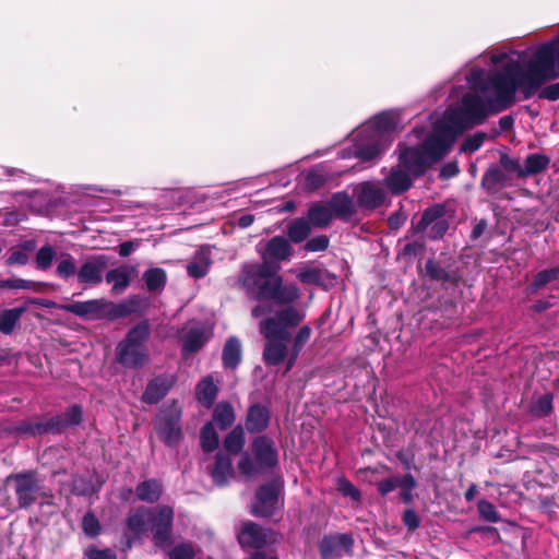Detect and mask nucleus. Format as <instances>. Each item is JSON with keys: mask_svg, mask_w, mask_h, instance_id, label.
<instances>
[{"mask_svg": "<svg viewBox=\"0 0 559 559\" xmlns=\"http://www.w3.org/2000/svg\"><path fill=\"white\" fill-rule=\"evenodd\" d=\"M355 195L360 206L374 209L380 206L385 198L384 191L376 183L362 182L355 188Z\"/></svg>", "mask_w": 559, "mask_h": 559, "instance_id": "nucleus-23", "label": "nucleus"}, {"mask_svg": "<svg viewBox=\"0 0 559 559\" xmlns=\"http://www.w3.org/2000/svg\"><path fill=\"white\" fill-rule=\"evenodd\" d=\"M403 521L409 531H415L420 523L418 515L412 509H408L404 512Z\"/></svg>", "mask_w": 559, "mask_h": 559, "instance_id": "nucleus-62", "label": "nucleus"}, {"mask_svg": "<svg viewBox=\"0 0 559 559\" xmlns=\"http://www.w3.org/2000/svg\"><path fill=\"white\" fill-rule=\"evenodd\" d=\"M490 60L493 64L507 60L501 70L485 75L495 95L493 104L506 110L515 103L518 91L528 99L547 81L559 78V38L542 45L525 64L506 52L492 53Z\"/></svg>", "mask_w": 559, "mask_h": 559, "instance_id": "nucleus-2", "label": "nucleus"}, {"mask_svg": "<svg viewBox=\"0 0 559 559\" xmlns=\"http://www.w3.org/2000/svg\"><path fill=\"white\" fill-rule=\"evenodd\" d=\"M51 435H61L68 428L79 426L83 420V407L72 404L63 413L48 417Z\"/></svg>", "mask_w": 559, "mask_h": 559, "instance_id": "nucleus-19", "label": "nucleus"}, {"mask_svg": "<svg viewBox=\"0 0 559 559\" xmlns=\"http://www.w3.org/2000/svg\"><path fill=\"white\" fill-rule=\"evenodd\" d=\"M28 262L27 253L23 252L20 248L13 249L10 257L7 259L5 264L12 265H25Z\"/></svg>", "mask_w": 559, "mask_h": 559, "instance_id": "nucleus-58", "label": "nucleus"}, {"mask_svg": "<svg viewBox=\"0 0 559 559\" xmlns=\"http://www.w3.org/2000/svg\"><path fill=\"white\" fill-rule=\"evenodd\" d=\"M271 412L262 404L252 405L247 412V431L264 430L270 423Z\"/></svg>", "mask_w": 559, "mask_h": 559, "instance_id": "nucleus-26", "label": "nucleus"}, {"mask_svg": "<svg viewBox=\"0 0 559 559\" xmlns=\"http://www.w3.org/2000/svg\"><path fill=\"white\" fill-rule=\"evenodd\" d=\"M416 487V480L411 475L407 474L403 478H400V485L397 488H401V497L405 502H411L413 499L412 490Z\"/></svg>", "mask_w": 559, "mask_h": 559, "instance_id": "nucleus-53", "label": "nucleus"}, {"mask_svg": "<svg viewBox=\"0 0 559 559\" xmlns=\"http://www.w3.org/2000/svg\"><path fill=\"white\" fill-rule=\"evenodd\" d=\"M396 126V115L392 111L379 114L362 123L352 134V155L362 162L376 159L391 144V133Z\"/></svg>", "mask_w": 559, "mask_h": 559, "instance_id": "nucleus-3", "label": "nucleus"}, {"mask_svg": "<svg viewBox=\"0 0 559 559\" xmlns=\"http://www.w3.org/2000/svg\"><path fill=\"white\" fill-rule=\"evenodd\" d=\"M175 511L170 506L162 504L152 509L148 525L152 532V543L159 550H166L174 545Z\"/></svg>", "mask_w": 559, "mask_h": 559, "instance_id": "nucleus-8", "label": "nucleus"}, {"mask_svg": "<svg viewBox=\"0 0 559 559\" xmlns=\"http://www.w3.org/2000/svg\"><path fill=\"white\" fill-rule=\"evenodd\" d=\"M504 175L498 167L489 168L483 179V185L488 189L501 185L503 182Z\"/></svg>", "mask_w": 559, "mask_h": 559, "instance_id": "nucleus-54", "label": "nucleus"}, {"mask_svg": "<svg viewBox=\"0 0 559 559\" xmlns=\"http://www.w3.org/2000/svg\"><path fill=\"white\" fill-rule=\"evenodd\" d=\"M400 485V478L399 477H390L386 478L378 484V490L381 495H386L394 489H396Z\"/></svg>", "mask_w": 559, "mask_h": 559, "instance_id": "nucleus-60", "label": "nucleus"}, {"mask_svg": "<svg viewBox=\"0 0 559 559\" xmlns=\"http://www.w3.org/2000/svg\"><path fill=\"white\" fill-rule=\"evenodd\" d=\"M222 361L225 369H235L241 361V344L237 337H229L222 353Z\"/></svg>", "mask_w": 559, "mask_h": 559, "instance_id": "nucleus-29", "label": "nucleus"}, {"mask_svg": "<svg viewBox=\"0 0 559 559\" xmlns=\"http://www.w3.org/2000/svg\"><path fill=\"white\" fill-rule=\"evenodd\" d=\"M210 252L206 249H201L197 252L194 260L187 264V273L189 276L198 280L204 277L211 265V260L209 257Z\"/></svg>", "mask_w": 559, "mask_h": 559, "instance_id": "nucleus-32", "label": "nucleus"}, {"mask_svg": "<svg viewBox=\"0 0 559 559\" xmlns=\"http://www.w3.org/2000/svg\"><path fill=\"white\" fill-rule=\"evenodd\" d=\"M182 409L177 401H173L156 415L154 429L158 438L169 448L178 445L182 439L181 431Z\"/></svg>", "mask_w": 559, "mask_h": 559, "instance_id": "nucleus-7", "label": "nucleus"}, {"mask_svg": "<svg viewBox=\"0 0 559 559\" xmlns=\"http://www.w3.org/2000/svg\"><path fill=\"white\" fill-rule=\"evenodd\" d=\"M143 281L150 293L160 292L167 284V273L162 267H151L143 273Z\"/></svg>", "mask_w": 559, "mask_h": 559, "instance_id": "nucleus-34", "label": "nucleus"}, {"mask_svg": "<svg viewBox=\"0 0 559 559\" xmlns=\"http://www.w3.org/2000/svg\"><path fill=\"white\" fill-rule=\"evenodd\" d=\"M311 329L308 325H304L297 333L294 338V354L289 359V367L293 366L296 357L305 346V344L310 340Z\"/></svg>", "mask_w": 559, "mask_h": 559, "instance_id": "nucleus-46", "label": "nucleus"}, {"mask_svg": "<svg viewBox=\"0 0 559 559\" xmlns=\"http://www.w3.org/2000/svg\"><path fill=\"white\" fill-rule=\"evenodd\" d=\"M333 218L329 204L316 203L308 210V221L314 227H325Z\"/></svg>", "mask_w": 559, "mask_h": 559, "instance_id": "nucleus-37", "label": "nucleus"}, {"mask_svg": "<svg viewBox=\"0 0 559 559\" xmlns=\"http://www.w3.org/2000/svg\"><path fill=\"white\" fill-rule=\"evenodd\" d=\"M539 97L548 100L559 99V83L550 84L540 90Z\"/></svg>", "mask_w": 559, "mask_h": 559, "instance_id": "nucleus-61", "label": "nucleus"}, {"mask_svg": "<svg viewBox=\"0 0 559 559\" xmlns=\"http://www.w3.org/2000/svg\"><path fill=\"white\" fill-rule=\"evenodd\" d=\"M329 246V239L326 236H318L311 238L305 246V249L310 252L323 251Z\"/></svg>", "mask_w": 559, "mask_h": 559, "instance_id": "nucleus-57", "label": "nucleus"}, {"mask_svg": "<svg viewBox=\"0 0 559 559\" xmlns=\"http://www.w3.org/2000/svg\"><path fill=\"white\" fill-rule=\"evenodd\" d=\"M144 307V300L140 295H131L120 302H114L106 299L107 321H116L131 314L141 313Z\"/></svg>", "mask_w": 559, "mask_h": 559, "instance_id": "nucleus-15", "label": "nucleus"}, {"mask_svg": "<svg viewBox=\"0 0 559 559\" xmlns=\"http://www.w3.org/2000/svg\"><path fill=\"white\" fill-rule=\"evenodd\" d=\"M56 257V251L50 245L41 247L36 253V266L39 270H48Z\"/></svg>", "mask_w": 559, "mask_h": 559, "instance_id": "nucleus-45", "label": "nucleus"}, {"mask_svg": "<svg viewBox=\"0 0 559 559\" xmlns=\"http://www.w3.org/2000/svg\"><path fill=\"white\" fill-rule=\"evenodd\" d=\"M444 216V207L441 205L432 206L426 210L419 222L421 228H428L430 226V237L437 239L442 237L448 230V222Z\"/></svg>", "mask_w": 559, "mask_h": 559, "instance_id": "nucleus-21", "label": "nucleus"}, {"mask_svg": "<svg viewBox=\"0 0 559 559\" xmlns=\"http://www.w3.org/2000/svg\"><path fill=\"white\" fill-rule=\"evenodd\" d=\"M174 374H158L151 379L142 393L141 400L148 405L159 403L176 384Z\"/></svg>", "mask_w": 559, "mask_h": 559, "instance_id": "nucleus-14", "label": "nucleus"}, {"mask_svg": "<svg viewBox=\"0 0 559 559\" xmlns=\"http://www.w3.org/2000/svg\"><path fill=\"white\" fill-rule=\"evenodd\" d=\"M59 309L84 319L107 320L106 299H91L60 305Z\"/></svg>", "mask_w": 559, "mask_h": 559, "instance_id": "nucleus-12", "label": "nucleus"}, {"mask_svg": "<svg viewBox=\"0 0 559 559\" xmlns=\"http://www.w3.org/2000/svg\"><path fill=\"white\" fill-rule=\"evenodd\" d=\"M353 538L348 534L325 536L319 545L322 559H335L352 551Z\"/></svg>", "mask_w": 559, "mask_h": 559, "instance_id": "nucleus-17", "label": "nucleus"}, {"mask_svg": "<svg viewBox=\"0 0 559 559\" xmlns=\"http://www.w3.org/2000/svg\"><path fill=\"white\" fill-rule=\"evenodd\" d=\"M148 319H143L130 328L126 336L117 344L115 360L127 369H141L150 361L146 342L151 337Z\"/></svg>", "mask_w": 559, "mask_h": 559, "instance_id": "nucleus-4", "label": "nucleus"}, {"mask_svg": "<svg viewBox=\"0 0 559 559\" xmlns=\"http://www.w3.org/2000/svg\"><path fill=\"white\" fill-rule=\"evenodd\" d=\"M25 285H27V283L24 278L0 280V289H22Z\"/></svg>", "mask_w": 559, "mask_h": 559, "instance_id": "nucleus-64", "label": "nucleus"}, {"mask_svg": "<svg viewBox=\"0 0 559 559\" xmlns=\"http://www.w3.org/2000/svg\"><path fill=\"white\" fill-rule=\"evenodd\" d=\"M278 463V452L273 440L258 437L252 442L251 455L247 456V475L272 471Z\"/></svg>", "mask_w": 559, "mask_h": 559, "instance_id": "nucleus-10", "label": "nucleus"}, {"mask_svg": "<svg viewBox=\"0 0 559 559\" xmlns=\"http://www.w3.org/2000/svg\"><path fill=\"white\" fill-rule=\"evenodd\" d=\"M283 508V480L275 478L259 488L251 506V512L257 516L271 518Z\"/></svg>", "mask_w": 559, "mask_h": 559, "instance_id": "nucleus-9", "label": "nucleus"}, {"mask_svg": "<svg viewBox=\"0 0 559 559\" xmlns=\"http://www.w3.org/2000/svg\"><path fill=\"white\" fill-rule=\"evenodd\" d=\"M337 489L342 495L349 497L354 501H358L360 499L359 490L345 478H340L337 480Z\"/></svg>", "mask_w": 559, "mask_h": 559, "instance_id": "nucleus-56", "label": "nucleus"}, {"mask_svg": "<svg viewBox=\"0 0 559 559\" xmlns=\"http://www.w3.org/2000/svg\"><path fill=\"white\" fill-rule=\"evenodd\" d=\"M243 429L241 425H237L224 439L223 447L225 450V454L229 456L233 454H239L243 443Z\"/></svg>", "mask_w": 559, "mask_h": 559, "instance_id": "nucleus-39", "label": "nucleus"}, {"mask_svg": "<svg viewBox=\"0 0 559 559\" xmlns=\"http://www.w3.org/2000/svg\"><path fill=\"white\" fill-rule=\"evenodd\" d=\"M219 438L215 430L214 424L207 421L200 431V445L203 452L211 453L218 448Z\"/></svg>", "mask_w": 559, "mask_h": 559, "instance_id": "nucleus-38", "label": "nucleus"}, {"mask_svg": "<svg viewBox=\"0 0 559 559\" xmlns=\"http://www.w3.org/2000/svg\"><path fill=\"white\" fill-rule=\"evenodd\" d=\"M8 432L16 437L32 438L51 435L48 417L41 418L39 416H34L17 421L16 424L8 428Z\"/></svg>", "mask_w": 559, "mask_h": 559, "instance_id": "nucleus-16", "label": "nucleus"}, {"mask_svg": "<svg viewBox=\"0 0 559 559\" xmlns=\"http://www.w3.org/2000/svg\"><path fill=\"white\" fill-rule=\"evenodd\" d=\"M213 421L221 430H226L235 421V412L230 403L219 402L213 411Z\"/></svg>", "mask_w": 559, "mask_h": 559, "instance_id": "nucleus-36", "label": "nucleus"}, {"mask_svg": "<svg viewBox=\"0 0 559 559\" xmlns=\"http://www.w3.org/2000/svg\"><path fill=\"white\" fill-rule=\"evenodd\" d=\"M212 333L204 326L202 322H190L182 328L179 335L181 346V356L189 358L199 353L210 341Z\"/></svg>", "mask_w": 559, "mask_h": 559, "instance_id": "nucleus-11", "label": "nucleus"}, {"mask_svg": "<svg viewBox=\"0 0 559 559\" xmlns=\"http://www.w3.org/2000/svg\"><path fill=\"white\" fill-rule=\"evenodd\" d=\"M218 389L211 377L204 378L200 381L195 389L198 401L204 407H211L216 399Z\"/></svg>", "mask_w": 559, "mask_h": 559, "instance_id": "nucleus-33", "label": "nucleus"}, {"mask_svg": "<svg viewBox=\"0 0 559 559\" xmlns=\"http://www.w3.org/2000/svg\"><path fill=\"white\" fill-rule=\"evenodd\" d=\"M261 276L264 278L259 285V296L272 300L278 305H288L296 301L300 290L294 283H284L277 270L271 272L269 267H261Z\"/></svg>", "mask_w": 559, "mask_h": 559, "instance_id": "nucleus-6", "label": "nucleus"}, {"mask_svg": "<svg viewBox=\"0 0 559 559\" xmlns=\"http://www.w3.org/2000/svg\"><path fill=\"white\" fill-rule=\"evenodd\" d=\"M258 250L261 252L264 265L262 267H271L269 263L288 260L292 254V248L284 237H274L265 245L260 243Z\"/></svg>", "mask_w": 559, "mask_h": 559, "instance_id": "nucleus-18", "label": "nucleus"}, {"mask_svg": "<svg viewBox=\"0 0 559 559\" xmlns=\"http://www.w3.org/2000/svg\"><path fill=\"white\" fill-rule=\"evenodd\" d=\"M486 70L474 68L466 75L471 90L461 102L449 107L436 121L432 134L418 147H406L400 153L399 164L384 178V185L393 194L408 190L413 177L420 176L433 163L451 150L455 139L465 130L481 124L488 116L503 111L493 104L495 95L485 82Z\"/></svg>", "mask_w": 559, "mask_h": 559, "instance_id": "nucleus-1", "label": "nucleus"}, {"mask_svg": "<svg viewBox=\"0 0 559 559\" xmlns=\"http://www.w3.org/2000/svg\"><path fill=\"white\" fill-rule=\"evenodd\" d=\"M139 240H135V241H124V242H121L119 246H118V253L120 257L122 258H127L129 257L133 251H135L139 247Z\"/></svg>", "mask_w": 559, "mask_h": 559, "instance_id": "nucleus-63", "label": "nucleus"}, {"mask_svg": "<svg viewBox=\"0 0 559 559\" xmlns=\"http://www.w3.org/2000/svg\"><path fill=\"white\" fill-rule=\"evenodd\" d=\"M297 277L306 284H317L321 280L320 271L317 269L302 270L297 274Z\"/></svg>", "mask_w": 559, "mask_h": 559, "instance_id": "nucleus-59", "label": "nucleus"}, {"mask_svg": "<svg viewBox=\"0 0 559 559\" xmlns=\"http://www.w3.org/2000/svg\"><path fill=\"white\" fill-rule=\"evenodd\" d=\"M153 508L140 506L134 510L130 511L126 518V526L128 531L134 537H141L146 530L148 524V518L151 516Z\"/></svg>", "mask_w": 559, "mask_h": 559, "instance_id": "nucleus-24", "label": "nucleus"}, {"mask_svg": "<svg viewBox=\"0 0 559 559\" xmlns=\"http://www.w3.org/2000/svg\"><path fill=\"white\" fill-rule=\"evenodd\" d=\"M81 527L83 533L90 538L97 537L102 532L100 522L93 511H87L83 515Z\"/></svg>", "mask_w": 559, "mask_h": 559, "instance_id": "nucleus-43", "label": "nucleus"}, {"mask_svg": "<svg viewBox=\"0 0 559 559\" xmlns=\"http://www.w3.org/2000/svg\"><path fill=\"white\" fill-rule=\"evenodd\" d=\"M552 411V396L544 394L538 397L533 405V413L537 416H546Z\"/></svg>", "mask_w": 559, "mask_h": 559, "instance_id": "nucleus-52", "label": "nucleus"}, {"mask_svg": "<svg viewBox=\"0 0 559 559\" xmlns=\"http://www.w3.org/2000/svg\"><path fill=\"white\" fill-rule=\"evenodd\" d=\"M27 311L26 306H20L0 311V333L10 335L14 332L21 317Z\"/></svg>", "mask_w": 559, "mask_h": 559, "instance_id": "nucleus-31", "label": "nucleus"}, {"mask_svg": "<svg viewBox=\"0 0 559 559\" xmlns=\"http://www.w3.org/2000/svg\"><path fill=\"white\" fill-rule=\"evenodd\" d=\"M136 273V266L123 264L109 270L106 273L105 280L107 284L111 285V293L120 295L130 286Z\"/></svg>", "mask_w": 559, "mask_h": 559, "instance_id": "nucleus-20", "label": "nucleus"}, {"mask_svg": "<svg viewBox=\"0 0 559 559\" xmlns=\"http://www.w3.org/2000/svg\"><path fill=\"white\" fill-rule=\"evenodd\" d=\"M549 164V158L543 154H531L526 157L524 167H515L518 175L526 177L530 175L538 174L544 170Z\"/></svg>", "mask_w": 559, "mask_h": 559, "instance_id": "nucleus-35", "label": "nucleus"}, {"mask_svg": "<svg viewBox=\"0 0 559 559\" xmlns=\"http://www.w3.org/2000/svg\"><path fill=\"white\" fill-rule=\"evenodd\" d=\"M261 332L267 341H288L290 333L283 322L277 318H267L261 322Z\"/></svg>", "mask_w": 559, "mask_h": 559, "instance_id": "nucleus-28", "label": "nucleus"}, {"mask_svg": "<svg viewBox=\"0 0 559 559\" xmlns=\"http://www.w3.org/2000/svg\"><path fill=\"white\" fill-rule=\"evenodd\" d=\"M329 206L333 213V217L347 219L354 213L353 200L344 192L334 194L329 202Z\"/></svg>", "mask_w": 559, "mask_h": 559, "instance_id": "nucleus-30", "label": "nucleus"}, {"mask_svg": "<svg viewBox=\"0 0 559 559\" xmlns=\"http://www.w3.org/2000/svg\"><path fill=\"white\" fill-rule=\"evenodd\" d=\"M276 316L287 329L297 325L304 318V316L293 307L283 309Z\"/></svg>", "mask_w": 559, "mask_h": 559, "instance_id": "nucleus-48", "label": "nucleus"}, {"mask_svg": "<svg viewBox=\"0 0 559 559\" xmlns=\"http://www.w3.org/2000/svg\"><path fill=\"white\" fill-rule=\"evenodd\" d=\"M559 274V269H550L539 272L533 282V288L538 289L546 285L547 283L557 278Z\"/></svg>", "mask_w": 559, "mask_h": 559, "instance_id": "nucleus-55", "label": "nucleus"}, {"mask_svg": "<svg viewBox=\"0 0 559 559\" xmlns=\"http://www.w3.org/2000/svg\"><path fill=\"white\" fill-rule=\"evenodd\" d=\"M286 341H269L264 348V359L270 365H278L286 356Z\"/></svg>", "mask_w": 559, "mask_h": 559, "instance_id": "nucleus-40", "label": "nucleus"}, {"mask_svg": "<svg viewBox=\"0 0 559 559\" xmlns=\"http://www.w3.org/2000/svg\"><path fill=\"white\" fill-rule=\"evenodd\" d=\"M0 491L4 497L3 503L7 506L12 504L9 495L12 491L15 497L16 507L23 510L31 509L40 498L48 497L36 471L10 474L5 477Z\"/></svg>", "mask_w": 559, "mask_h": 559, "instance_id": "nucleus-5", "label": "nucleus"}, {"mask_svg": "<svg viewBox=\"0 0 559 559\" xmlns=\"http://www.w3.org/2000/svg\"><path fill=\"white\" fill-rule=\"evenodd\" d=\"M485 139H486V133H484V132L474 133L473 135H471L464 140V142L461 146V152H463V153L476 152L477 150L480 148Z\"/></svg>", "mask_w": 559, "mask_h": 559, "instance_id": "nucleus-49", "label": "nucleus"}, {"mask_svg": "<svg viewBox=\"0 0 559 559\" xmlns=\"http://www.w3.org/2000/svg\"><path fill=\"white\" fill-rule=\"evenodd\" d=\"M110 258L107 254L88 257L78 271L80 284L97 285L103 281V272L108 266Z\"/></svg>", "mask_w": 559, "mask_h": 559, "instance_id": "nucleus-13", "label": "nucleus"}, {"mask_svg": "<svg viewBox=\"0 0 559 559\" xmlns=\"http://www.w3.org/2000/svg\"><path fill=\"white\" fill-rule=\"evenodd\" d=\"M135 495L140 501L155 503L163 495V485L155 478L145 479L136 486Z\"/></svg>", "mask_w": 559, "mask_h": 559, "instance_id": "nucleus-27", "label": "nucleus"}, {"mask_svg": "<svg viewBox=\"0 0 559 559\" xmlns=\"http://www.w3.org/2000/svg\"><path fill=\"white\" fill-rule=\"evenodd\" d=\"M207 468L213 483L218 487L226 486L235 475L230 456L222 451L216 453L214 464Z\"/></svg>", "mask_w": 559, "mask_h": 559, "instance_id": "nucleus-22", "label": "nucleus"}, {"mask_svg": "<svg viewBox=\"0 0 559 559\" xmlns=\"http://www.w3.org/2000/svg\"><path fill=\"white\" fill-rule=\"evenodd\" d=\"M311 231L310 223L306 218H298L294 221L288 227V237L295 242L304 241Z\"/></svg>", "mask_w": 559, "mask_h": 559, "instance_id": "nucleus-41", "label": "nucleus"}, {"mask_svg": "<svg viewBox=\"0 0 559 559\" xmlns=\"http://www.w3.org/2000/svg\"><path fill=\"white\" fill-rule=\"evenodd\" d=\"M276 542L277 535L274 531L262 528L254 523H247V546L261 548Z\"/></svg>", "mask_w": 559, "mask_h": 559, "instance_id": "nucleus-25", "label": "nucleus"}, {"mask_svg": "<svg viewBox=\"0 0 559 559\" xmlns=\"http://www.w3.org/2000/svg\"><path fill=\"white\" fill-rule=\"evenodd\" d=\"M78 271L75 259L70 253H62L56 267L57 276L68 281L75 274L78 275Z\"/></svg>", "mask_w": 559, "mask_h": 559, "instance_id": "nucleus-42", "label": "nucleus"}, {"mask_svg": "<svg viewBox=\"0 0 559 559\" xmlns=\"http://www.w3.org/2000/svg\"><path fill=\"white\" fill-rule=\"evenodd\" d=\"M477 509L483 520L490 523H497L500 521V515L497 511V508L491 502L487 500H479L477 503Z\"/></svg>", "mask_w": 559, "mask_h": 559, "instance_id": "nucleus-47", "label": "nucleus"}, {"mask_svg": "<svg viewBox=\"0 0 559 559\" xmlns=\"http://www.w3.org/2000/svg\"><path fill=\"white\" fill-rule=\"evenodd\" d=\"M84 556L87 559H117V554L111 548L99 549L94 545L88 546L84 550Z\"/></svg>", "mask_w": 559, "mask_h": 559, "instance_id": "nucleus-50", "label": "nucleus"}, {"mask_svg": "<svg viewBox=\"0 0 559 559\" xmlns=\"http://www.w3.org/2000/svg\"><path fill=\"white\" fill-rule=\"evenodd\" d=\"M328 179V173L323 167L318 166L308 171L305 178V188L314 190L320 188Z\"/></svg>", "mask_w": 559, "mask_h": 559, "instance_id": "nucleus-44", "label": "nucleus"}, {"mask_svg": "<svg viewBox=\"0 0 559 559\" xmlns=\"http://www.w3.org/2000/svg\"><path fill=\"white\" fill-rule=\"evenodd\" d=\"M426 273L435 281L448 282L451 278L450 274L432 260L427 261Z\"/></svg>", "mask_w": 559, "mask_h": 559, "instance_id": "nucleus-51", "label": "nucleus"}]
</instances>
